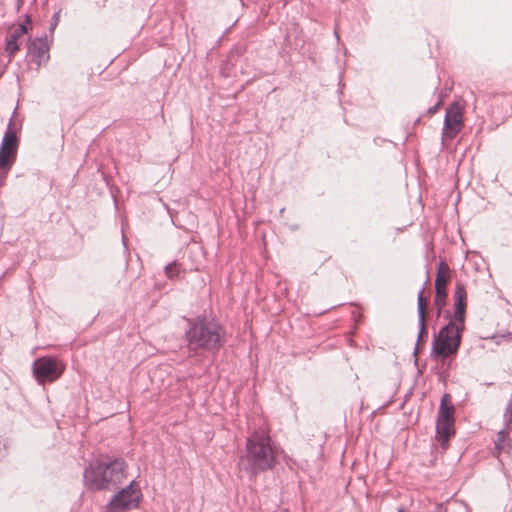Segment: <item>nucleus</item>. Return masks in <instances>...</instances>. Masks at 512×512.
Returning <instances> with one entry per match:
<instances>
[{
  "mask_svg": "<svg viewBox=\"0 0 512 512\" xmlns=\"http://www.w3.org/2000/svg\"><path fill=\"white\" fill-rule=\"evenodd\" d=\"M454 314L452 320L444 326L435 338L432 346L434 358L444 360L455 354L461 343V334L465 328L467 292L462 283H457L454 292Z\"/></svg>",
  "mask_w": 512,
  "mask_h": 512,
  "instance_id": "1",
  "label": "nucleus"
},
{
  "mask_svg": "<svg viewBox=\"0 0 512 512\" xmlns=\"http://www.w3.org/2000/svg\"><path fill=\"white\" fill-rule=\"evenodd\" d=\"M278 454L270 436L264 431L254 432L246 442V454L240 458L239 465L250 476L259 471L273 468Z\"/></svg>",
  "mask_w": 512,
  "mask_h": 512,
  "instance_id": "2",
  "label": "nucleus"
},
{
  "mask_svg": "<svg viewBox=\"0 0 512 512\" xmlns=\"http://www.w3.org/2000/svg\"><path fill=\"white\" fill-rule=\"evenodd\" d=\"M224 330L214 320L197 317L188 320L186 339L190 350L216 351L224 343Z\"/></svg>",
  "mask_w": 512,
  "mask_h": 512,
  "instance_id": "3",
  "label": "nucleus"
},
{
  "mask_svg": "<svg viewBox=\"0 0 512 512\" xmlns=\"http://www.w3.org/2000/svg\"><path fill=\"white\" fill-rule=\"evenodd\" d=\"M127 476L124 461L108 457L93 460L84 470V480H121Z\"/></svg>",
  "mask_w": 512,
  "mask_h": 512,
  "instance_id": "4",
  "label": "nucleus"
},
{
  "mask_svg": "<svg viewBox=\"0 0 512 512\" xmlns=\"http://www.w3.org/2000/svg\"><path fill=\"white\" fill-rule=\"evenodd\" d=\"M12 125L11 119L0 146V188L4 185V181L17 157L19 141Z\"/></svg>",
  "mask_w": 512,
  "mask_h": 512,
  "instance_id": "5",
  "label": "nucleus"
},
{
  "mask_svg": "<svg viewBox=\"0 0 512 512\" xmlns=\"http://www.w3.org/2000/svg\"><path fill=\"white\" fill-rule=\"evenodd\" d=\"M454 406L448 394L441 398L440 407L437 416L436 438L443 449H447L448 441L454 434Z\"/></svg>",
  "mask_w": 512,
  "mask_h": 512,
  "instance_id": "6",
  "label": "nucleus"
},
{
  "mask_svg": "<svg viewBox=\"0 0 512 512\" xmlns=\"http://www.w3.org/2000/svg\"><path fill=\"white\" fill-rule=\"evenodd\" d=\"M32 370L36 381L44 385L56 381L63 374L65 365L58 358L40 357L34 361Z\"/></svg>",
  "mask_w": 512,
  "mask_h": 512,
  "instance_id": "7",
  "label": "nucleus"
},
{
  "mask_svg": "<svg viewBox=\"0 0 512 512\" xmlns=\"http://www.w3.org/2000/svg\"><path fill=\"white\" fill-rule=\"evenodd\" d=\"M141 491L138 482L129 485L115 494L106 506L107 512H126L138 506Z\"/></svg>",
  "mask_w": 512,
  "mask_h": 512,
  "instance_id": "8",
  "label": "nucleus"
},
{
  "mask_svg": "<svg viewBox=\"0 0 512 512\" xmlns=\"http://www.w3.org/2000/svg\"><path fill=\"white\" fill-rule=\"evenodd\" d=\"M451 278V270L445 261H440L437 267L435 278V298L434 304L437 307V315L441 314V310L446 303L447 284Z\"/></svg>",
  "mask_w": 512,
  "mask_h": 512,
  "instance_id": "9",
  "label": "nucleus"
},
{
  "mask_svg": "<svg viewBox=\"0 0 512 512\" xmlns=\"http://www.w3.org/2000/svg\"><path fill=\"white\" fill-rule=\"evenodd\" d=\"M463 128V113L458 103L451 104L445 114L444 127L442 132L443 140H451Z\"/></svg>",
  "mask_w": 512,
  "mask_h": 512,
  "instance_id": "10",
  "label": "nucleus"
},
{
  "mask_svg": "<svg viewBox=\"0 0 512 512\" xmlns=\"http://www.w3.org/2000/svg\"><path fill=\"white\" fill-rule=\"evenodd\" d=\"M30 26L31 20L26 18L24 23L9 30L6 37V53L12 56L20 49L19 40L27 34Z\"/></svg>",
  "mask_w": 512,
  "mask_h": 512,
  "instance_id": "11",
  "label": "nucleus"
},
{
  "mask_svg": "<svg viewBox=\"0 0 512 512\" xmlns=\"http://www.w3.org/2000/svg\"><path fill=\"white\" fill-rule=\"evenodd\" d=\"M425 289L422 288L418 293L417 304H418V316H419V333L418 340L415 348V354H417L420 342L423 341L424 336L427 335L426 328V307L427 299L424 297Z\"/></svg>",
  "mask_w": 512,
  "mask_h": 512,
  "instance_id": "12",
  "label": "nucleus"
},
{
  "mask_svg": "<svg viewBox=\"0 0 512 512\" xmlns=\"http://www.w3.org/2000/svg\"><path fill=\"white\" fill-rule=\"evenodd\" d=\"M29 52L32 55L34 62L41 65L49 58V43L47 37H39L32 41Z\"/></svg>",
  "mask_w": 512,
  "mask_h": 512,
  "instance_id": "13",
  "label": "nucleus"
},
{
  "mask_svg": "<svg viewBox=\"0 0 512 512\" xmlns=\"http://www.w3.org/2000/svg\"><path fill=\"white\" fill-rule=\"evenodd\" d=\"M165 274L169 279L180 277L181 268L177 262H172L165 267Z\"/></svg>",
  "mask_w": 512,
  "mask_h": 512,
  "instance_id": "14",
  "label": "nucleus"
},
{
  "mask_svg": "<svg viewBox=\"0 0 512 512\" xmlns=\"http://www.w3.org/2000/svg\"><path fill=\"white\" fill-rule=\"evenodd\" d=\"M507 436H508V428L507 427L498 432L497 440L495 442V446L498 451L505 450V448L507 446V444H506Z\"/></svg>",
  "mask_w": 512,
  "mask_h": 512,
  "instance_id": "15",
  "label": "nucleus"
},
{
  "mask_svg": "<svg viewBox=\"0 0 512 512\" xmlns=\"http://www.w3.org/2000/svg\"><path fill=\"white\" fill-rule=\"evenodd\" d=\"M59 18H60V10H59V11H57V12L53 15V24H52V27H53V28L58 24Z\"/></svg>",
  "mask_w": 512,
  "mask_h": 512,
  "instance_id": "16",
  "label": "nucleus"
},
{
  "mask_svg": "<svg viewBox=\"0 0 512 512\" xmlns=\"http://www.w3.org/2000/svg\"><path fill=\"white\" fill-rule=\"evenodd\" d=\"M433 512H445L441 506L436 507Z\"/></svg>",
  "mask_w": 512,
  "mask_h": 512,
  "instance_id": "17",
  "label": "nucleus"
},
{
  "mask_svg": "<svg viewBox=\"0 0 512 512\" xmlns=\"http://www.w3.org/2000/svg\"><path fill=\"white\" fill-rule=\"evenodd\" d=\"M436 109H437V107H434V108H431L429 111H430L431 113H434V112L436 111Z\"/></svg>",
  "mask_w": 512,
  "mask_h": 512,
  "instance_id": "18",
  "label": "nucleus"
},
{
  "mask_svg": "<svg viewBox=\"0 0 512 512\" xmlns=\"http://www.w3.org/2000/svg\"><path fill=\"white\" fill-rule=\"evenodd\" d=\"M398 512H404L403 509H399Z\"/></svg>",
  "mask_w": 512,
  "mask_h": 512,
  "instance_id": "19",
  "label": "nucleus"
}]
</instances>
